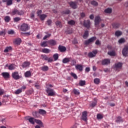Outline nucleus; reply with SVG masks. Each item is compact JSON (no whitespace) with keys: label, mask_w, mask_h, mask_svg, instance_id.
<instances>
[{"label":"nucleus","mask_w":128,"mask_h":128,"mask_svg":"<svg viewBox=\"0 0 128 128\" xmlns=\"http://www.w3.org/2000/svg\"><path fill=\"white\" fill-rule=\"evenodd\" d=\"M58 48L61 52H64L66 50V48L65 46L60 45L58 46Z\"/></svg>","instance_id":"nucleus-14"},{"label":"nucleus","mask_w":128,"mask_h":128,"mask_svg":"<svg viewBox=\"0 0 128 128\" xmlns=\"http://www.w3.org/2000/svg\"><path fill=\"white\" fill-rule=\"evenodd\" d=\"M16 66L14 64H11L9 65L8 70H16Z\"/></svg>","instance_id":"nucleus-21"},{"label":"nucleus","mask_w":128,"mask_h":128,"mask_svg":"<svg viewBox=\"0 0 128 128\" xmlns=\"http://www.w3.org/2000/svg\"><path fill=\"white\" fill-rule=\"evenodd\" d=\"M96 40V36H93L90 38H89L88 40H86L84 42V44H92V42H94V40Z\"/></svg>","instance_id":"nucleus-5"},{"label":"nucleus","mask_w":128,"mask_h":128,"mask_svg":"<svg viewBox=\"0 0 128 128\" xmlns=\"http://www.w3.org/2000/svg\"><path fill=\"white\" fill-rule=\"evenodd\" d=\"M38 114H42V116H44V114H46V111L42 109H40L38 110Z\"/></svg>","instance_id":"nucleus-26"},{"label":"nucleus","mask_w":128,"mask_h":128,"mask_svg":"<svg viewBox=\"0 0 128 128\" xmlns=\"http://www.w3.org/2000/svg\"><path fill=\"white\" fill-rule=\"evenodd\" d=\"M32 114L35 118H38L40 116V114H38V112L36 111L32 112Z\"/></svg>","instance_id":"nucleus-34"},{"label":"nucleus","mask_w":128,"mask_h":128,"mask_svg":"<svg viewBox=\"0 0 128 128\" xmlns=\"http://www.w3.org/2000/svg\"><path fill=\"white\" fill-rule=\"evenodd\" d=\"M124 6L126 8H128V2H125Z\"/></svg>","instance_id":"nucleus-64"},{"label":"nucleus","mask_w":128,"mask_h":128,"mask_svg":"<svg viewBox=\"0 0 128 128\" xmlns=\"http://www.w3.org/2000/svg\"><path fill=\"white\" fill-rule=\"evenodd\" d=\"M70 74L72 76H73L75 80H77L78 78V76H76V74L74 72H71Z\"/></svg>","instance_id":"nucleus-50"},{"label":"nucleus","mask_w":128,"mask_h":128,"mask_svg":"<svg viewBox=\"0 0 128 128\" xmlns=\"http://www.w3.org/2000/svg\"><path fill=\"white\" fill-rule=\"evenodd\" d=\"M112 12V9L107 8L104 10V12H105V14H111Z\"/></svg>","instance_id":"nucleus-30"},{"label":"nucleus","mask_w":128,"mask_h":128,"mask_svg":"<svg viewBox=\"0 0 128 128\" xmlns=\"http://www.w3.org/2000/svg\"><path fill=\"white\" fill-rule=\"evenodd\" d=\"M122 34V31L117 30L115 32V36H120Z\"/></svg>","instance_id":"nucleus-32"},{"label":"nucleus","mask_w":128,"mask_h":128,"mask_svg":"<svg viewBox=\"0 0 128 128\" xmlns=\"http://www.w3.org/2000/svg\"><path fill=\"white\" fill-rule=\"evenodd\" d=\"M73 92L75 94H80V92L76 89H74Z\"/></svg>","instance_id":"nucleus-56"},{"label":"nucleus","mask_w":128,"mask_h":128,"mask_svg":"<svg viewBox=\"0 0 128 128\" xmlns=\"http://www.w3.org/2000/svg\"><path fill=\"white\" fill-rule=\"evenodd\" d=\"M14 0H2L3 2H6V6H12Z\"/></svg>","instance_id":"nucleus-18"},{"label":"nucleus","mask_w":128,"mask_h":128,"mask_svg":"<svg viewBox=\"0 0 128 128\" xmlns=\"http://www.w3.org/2000/svg\"><path fill=\"white\" fill-rule=\"evenodd\" d=\"M96 98H94V102H92L90 104V106H92V108H94L96 106L97 104Z\"/></svg>","instance_id":"nucleus-27"},{"label":"nucleus","mask_w":128,"mask_h":128,"mask_svg":"<svg viewBox=\"0 0 128 128\" xmlns=\"http://www.w3.org/2000/svg\"><path fill=\"white\" fill-rule=\"evenodd\" d=\"M42 60H48V57L46 56V55H42Z\"/></svg>","instance_id":"nucleus-51"},{"label":"nucleus","mask_w":128,"mask_h":128,"mask_svg":"<svg viewBox=\"0 0 128 128\" xmlns=\"http://www.w3.org/2000/svg\"><path fill=\"white\" fill-rule=\"evenodd\" d=\"M48 42H46V41H44L42 42L40 44L41 46H42V48H46V46H48Z\"/></svg>","instance_id":"nucleus-36"},{"label":"nucleus","mask_w":128,"mask_h":128,"mask_svg":"<svg viewBox=\"0 0 128 128\" xmlns=\"http://www.w3.org/2000/svg\"><path fill=\"white\" fill-rule=\"evenodd\" d=\"M110 64V60L108 58H104L102 61V66H108Z\"/></svg>","instance_id":"nucleus-9"},{"label":"nucleus","mask_w":128,"mask_h":128,"mask_svg":"<svg viewBox=\"0 0 128 128\" xmlns=\"http://www.w3.org/2000/svg\"><path fill=\"white\" fill-rule=\"evenodd\" d=\"M48 43L49 44H50V46H54L56 44V41L54 40H50L48 41Z\"/></svg>","instance_id":"nucleus-17"},{"label":"nucleus","mask_w":128,"mask_h":128,"mask_svg":"<svg viewBox=\"0 0 128 128\" xmlns=\"http://www.w3.org/2000/svg\"><path fill=\"white\" fill-rule=\"evenodd\" d=\"M52 34H48V35H46L44 38L43 40H46V38H50Z\"/></svg>","instance_id":"nucleus-54"},{"label":"nucleus","mask_w":128,"mask_h":128,"mask_svg":"<svg viewBox=\"0 0 128 128\" xmlns=\"http://www.w3.org/2000/svg\"><path fill=\"white\" fill-rule=\"evenodd\" d=\"M42 52L44 54H50V50L46 48H43L42 49Z\"/></svg>","instance_id":"nucleus-29"},{"label":"nucleus","mask_w":128,"mask_h":128,"mask_svg":"<svg viewBox=\"0 0 128 128\" xmlns=\"http://www.w3.org/2000/svg\"><path fill=\"white\" fill-rule=\"evenodd\" d=\"M94 82L96 84H98L100 82V80L98 78H96L94 79Z\"/></svg>","instance_id":"nucleus-39"},{"label":"nucleus","mask_w":128,"mask_h":128,"mask_svg":"<svg viewBox=\"0 0 128 128\" xmlns=\"http://www.w3.org/2000/svg\"><path fill=\"white\" fill-rule=\"evenodd\" d=\"M122 63L118 62L115 64V66L114 68V70L115 72H120L122 70Z\"/></svg>","instance_id":"nucleus-2"},{"label":"nucleus","mask_w":128,"mask_h":128,"mask_svg":"<svg viewBox=\"0 0 128 128\" xmlns=\"http://www.w3.org/2000/svg\"><path fill=\"white\" fill-rule=\"evenodd\" d=\"M102 20L100 19V17L99 16H96L94 19V26L96 28H98V26H100V22Z\"/></svg>","instance_id":"nucleus-6"},{"label":"nucleus","mask_w":128,"mask_h":128,"mask_svg":"<svg viewBox=\"0 0 128 128\" xmlns=\"http://www.w3.org/2000/svg\"><path fill=\"white\" fill-rule=\"evenodd\" d=\"M12 16H16V14H18V16H22L24 12L22 10H19L18 9H14L12 10Z\"/></svg>","instance_id":"nucleus-1"},{"label":"nucleus","mask_w":128,"mask_h":128,"mask_svg":"<svg viewBox=\"0 0 128 128\" xmlns=\"http://www.w3.org/2000/svg\"><path fill=\"white\" fill-rule=\"evenodd\" d=\"M26 78H30L32 76V72L30 71H27L24 73Z\"/></svg>","instance_id":"nucleus-25"},{"label":"nucleus","mask_w":128,"mask_h":128,"mask_svg":"<svg viewBox=\"0 0 128 128\" xmlns=\"http://www.w3.org/2000/svg\"><path fill=\"white\" fill-rule=\"evenodd\" d=\"M72 60V58H66L62 60L63 64H68Z\"/></svg>","instance_id":"nucleus-16"},{"label":"nucleus","mask_w":128,"mask_h":128,"mask_svg":"<svg viewBox=\"0 0 128 128\" xmlns=\"http://www.w3.org/2000/svg\"><path fill=\"white\" fill-rule=\"evenodd\" d=\"M91 4H92V6H97L98 5V2H96V0H92L91 2Z\"/></svg>","instance_id":"nucleus-43"},{"label":"nucleus","mask_w":128,"mask_h":128,"mask_svg":"<svg viewBox=\"0 0 128 128\" xmlns=\"http://www.w3.org/2000/svg\"><path fill=\"white\" fill-rule=\"evenodd\" d=\"M69 4L70 6L74 10L78 8V6H76V2H71L69 3Z\"/></svg>","instance_id":"nucleus-15"},{"label":"nucleus","mask_w":128,"mask_h":128,"mask_svg":"<svg viewBox=\"0 0 128 128\" xmlns=\"http://www.w3.org/2000/svg\"><path fill=\"white\" fill-rule=\"evenodd\" d=\"M4 20L6 22H10V16H6L4 18Z\"/></svg>","instance_id":"nucleus-31"},{"label":"nucleus","mask_w":128,"mask_h":128,"mask_svg":"<svg viewBox=\"0 0 128 128\" xmlns=\"http://www.w3.org/2000/svg\"><path fill=\"white\" fill-rule=\"evenodd\" d=\"M122 54L124 56H128V46H126L122 51Z\"/></svg>","instance_id":"nucleus-12"},{"label":"nucleus","mask_w":128,"mask_h":128,"mask_svg":"<svg viewBox=\"0 0 128 128\" xmlns=\"http://www.w3.org/2000/svg\"><path fill=\"white\" fill-rule=\"evenodd\" d=\"M90 70V68L88 67H87L85 69V72H88Z\"/></svg>","instance_id":"nucleus-63"},{"label":"nucleus","mask_w":128,"mask_h":128,"mask_svg":"<svg viewBox=\"0 0 128 128\" xmlns=\"http://www.w3.org/2000/svg\"><path fill=\"white\" fill-rule=\"evenodd\" d=\"M21 42L22 39H20V38H16L14 40V43L16 44H20Z\"/></svg>","instance_id":"nucleus-22"},{"label":"nucleus","mask_w":128,"mask_h":128,"mask_svg":"<svg viewBox=\"0 0 128 128\" xmlns=\"http://www.w3.org/2000/svg\"><path fill=\"white\" fill-rule=\"evenodd\" d=\"M4 94V90H0V96H2Z\"/></svg>","instance_id":"nucleus-61"},{"label":"nucleus","mask_w":128,"mask_h":128,"mask_svg":"<svg viewBox=\"0 0 128 128\" xmlns=\"http://www.w3.org/2000/svg\"><path fill=\"white\" fill-rule=\"evenodd\" d=\"M53 58H54V60H58V54H54L53 56Z\"/></svg>","instance_id":"nucleus-46"},{"label":"nucleus","mask_w":128,"mask_h":128,"mask_svg":"<svg viewBox=\"0 0 128 128\" xmlns=\"http://www.w3.org/2000/svg\"><path fill=\"white\" fill-rule=\"evenodd\" d=\"M81 120H84V122H88V112L86 111H84L82 112Z\"/></svg>","instance_id":"nucleus-7"},{"label":"nucleus","mask_w":128,"mask_h":128,"mask_svg":"<svg viewBox=\"0 0 128 128\" xmlns=\"http://www.w3.org/2000/svg\"><path fill=\"white\" fill-rule=\"evenodd\" d=\"M29 28L28 24L24 23L22 24L20 27V30L22 32H26V30H28Z\"/></svg>","instance_id":"nucleus-4"},{"label":"nucleus","mask_w":128,"mask_h":128,"mask_svg":"<svg viewBox=\"0 0 128 128\" xmlns=\"http://www.w3.org/2000/svg\"><path fill=\"white\" fill-rule=\"evenodd\" d=\"M35 122L38 124H42V122L40 120H34Z\"/></svg>","instance_id":"nucleus-48"},{"label":"nucleus","mask_w":128,"mask_h":128,"mask_svg":"<svg viewBox=\"0 0 128 128\" xmlns=\"http://www.w3.org/2000/svg\"><path fill=\"white\" fill-rule=\"evenodd\" d=\"M12 77L16 80H20V77L18 74V72H16L12 73Z\"/></svg>","instance_id":"nucleus-11"},{"label":"nucleus","mask_w":128,"mask_h":128,"mask_svg":"<svg viewBox=\"0 0 128 128\" xmlns=\"http://www.w3.org/2000/svg\"><path fill=\"white\" fill-rule=\"evenodd\" d=\"M104 118V116H102V115L100 114H97L98 120H102V118Z\"/></svg>","instance_id":"nucleus-52"},{"label":"nucleus","mask_w":128,"mask_h":128,"mask_svg":"<svg viewBox=\"0 0 128 128\" xmlns=\"http://www.w3.org/2000/svg\"><path fill=\"white\" fill-rule=\"evenodd\" d=\"M124 122V119H122V118L121 116H118L116 120V122H118V124H119L120 122Z\"/></svg>","instance_id":"nucleus-24"},{"label":"nucleus","mask_w":128,"mask_h":128,"mask_svg":"<svg viewBox=\"0 0 128 128\" xmlns=\"http://www.w3.org/2000/svg\"><path fill=\"white\" fill-rule=\"evenodd\" d=\"M96 54H98V50H94L92 51V52H90L88 54V58H94V56H96Z\"/></svg>","instance_id":"nucleus-8"},{"label":"nucleus","mask_w":128,"mask_h":128,"mask_svg":"<svg viewBox=\"0 0 128 128\" xmlns=\"http://www.w3.org/2000/svg\"><path fill=\"white\" fill-rule=\"evenodd\" d=\"M112 27L114 28H120V24L116 22L114 23Z\"/></svg>","instance_id":"nucleus-37"},{"label":"nucleus","mask_w":128,"mask_h":128,"mask_svg":"<svg viewBox=\"0 0 128 128\" xmlns=\"http://www.w3.org/2000/svg\"><path fill=\"white\" fill-rule=\"evenodd\" d=\"M95 44H96L97 46H100V40H96Z\"/></svg>","instance_id":"nucleus-62"},{"label":"nucleus","mask_w":128,"mask_h":128,"mask_svg":"<svg viewBox=\"0 0 128 128\" xmlns=\"http://www.w3.org/2000/svg\"><path fill=\"white\" fill-rule=\"evenodd\" d=\"M41 70H42V72H48V66H44L40 68Z\"/></svg>","instance_id":"nucleus-28"},{"label":"nucleus","mask_w":128,"mask_h":128,"mask_svg":"<svg viewBox=\"0 0 128 128\" xmlns=\"http://www.w3.org/2000/svg\"><path fill=\"white\" fill-rule=\"evenodd\" d=\"M68 24L70 26H74V24H76V21L74 20H70L68 21Z\"/></svg>","instance_id":"nucleus-38"},{"label":"nucleus","mask_w":128,"mask_h":128,"mask_svg":"<svg viewBox=\"0 0 128 128\" xmlns=\"http://www.w3.org/2000/svg\"><path fill=\"white\" fill-rule=\"evenodd\" d=\"M20 20H22V18H20L16 17V18H14V22H20Z\"/></svg>","instance_id":"nucleus-44"},{"label":"nucleus","mask_w":128,"mask_h":128,"mask_svg":"<svg viewBox=\"0 0 128 128\" xmlns=\"http://www.w3.org/2000/svg\"><path fill=\"white\" fill-rule=\"evenodd\" d=\"M126 42L124 38H121L118 40L119 44H124Z\"/></svg>","instance_id":"nucleus-47"},{"label":"nucleus","mask_w":128,"mask_h":128,"mask_svg":"<svg viewBox=\"0 0 128 128\" xmlns=\"http://www.w3.org/2000/svg\"><path fill=\"white\" fill-rule=\"evenodd\" d=\"M76 68L77 70H80V72H82L84 70V67H82V64H77L76 66Z\"/></svg>","instance_id":"nucleus-20"},{"label":"nucleus","mask_w":128,"mask_h":128,"mask_svg":"<svg viewBox=\"0 0 128 128\" xmlns=\"http://www.w3.org/2000/svg\"><path fill=\"white\" fill-rule=\"evenodd\" d=\"M70 62H71V64H72V66H74V64H76V60H74L72 59V60H70Z\"/></svg>","instance_id":"nucleus-53"},{"label":"nucleus","mask_w":128,"mask_h":128,"mask_svg":"<svg viewBox=\"0 0 128 128\" xmlns=\"http://www.w3.org/2000/svg\"><path fill=\"white\" fill-rule=\"evenodd\" d=\"M2 76L4 78H10V73L8 72H2Z\"/></svg>","instance_id":"nucleus-19"},{"label":"nucleus","mask_w":128,"mask_h":128,"mask_svg":"<svg viewBox=\"0 0 128 128\" xmlns=\"http://www.w3.org/2000/svg\"><path fill=\"white\" fill-rule=\"evenodd\" d=\"M48 62H52L54 61V59L50 57V58H48V60H47Z\"/></svg>","instance_id":"nucleus-55"},{"label":"nucleus","mask_w":128,"mask_h":128,"mask_svg":"<svg viewBox=\"0 0 128 128\" xmlns=\"http://www.w3.org/2000/svg\"><path fill=\"white\" fill-rule=\"evenodd\" d=\"M34 86H35V88H36L37 90H40V85H38V84H36L34 85Z\"/></svg>","instance_id":"nucleus-60"},{"label":"nucleus","mask_w":128,"mask_h":128,"mask_svg":"<svg viewBox=\"0 0 128 128\" xmlns=\"http://www.w3.org/2000/svg\"><path fill=\"white\" fill-rule=\"evenodd\" d=\"M83 26L87 28H90V20H84V21Z\"/></svg>","instance_id":"nucleus-10"},{"label":"nucleus","mask_w":128,"mask_h":128,"mask_svg":"<svg viewBox=\"0 0 128 128\" xmlns=\"http://www.w3.org/2000/svg\"><path fill=\"white\" fill-rule=\"evenodd\" d=\"M10 50H12V46L6 47L4 50V52H8Z\"/></svg>","instance_id":"nucleus-42"},{"label":"nucleus","mask_w":128,"mask_h":128,"mask_svg":"<svg viewBox=\"0 0 128 128\" xmlns=\"http://www.w3.org/2000/svg\"><path fill=\"white\" fill-rule=\"evenodd\" d=\"M88 36V32L85 31L84 34L82 36L83 38H84V40H86Z\"/></svg>","instance_id":"nucleus-33"},{"label":"nucleus","mask_w":128,"mask_h":128,"mask_svg":"<svg viewBox=\"0 0 128 128\" xmlns=\"http://www.w3.org/2000/svg\"><path fill=\"white\" fill-rule=\"evenodd\" d=\"M6 34V30H2L0 32V36H4Z\"/></svg>","instance_id":"nucleus-57"},{"label":"nucleus","mask_w":128,"mask_h":128,"mask_svg":"<svg viewBox=\"0 0 128 128\" xmlns=\"http://www.w3.org/2000/svg\"><path fill=\"white\" fill-rule=\"evenodd\" d=\"M26 120H28L29 122H30L32 124H34V118L27 116L26 117Z\"/></svg>","instance_id":"nucleus-13"},{"label":"nucleus","mask_w":128,"mask_h":128,"mask_svg":"<svg viewBox=\"0 0 128 128\" xmlns=\"http://www.w3.org/2000/svg\"><path fill=\"white\" fill-rule=\"evenodd\" d=\"M22 92V89H18L15 92L14 94H20Z\"/></svg>","instance_id":"nucleus-49"},{"label":"nucleus","mask_w":128,"mask_h":128,"mask_svg":"<svg viewBox=\"0 0 128 128\" xmlns=\"http://www.w3.org/2000/svg\"><path fill=\"white\" fill-rule=\"evenodd\" d=\"M30 63L28 62H25L22 65L23 68H28V66H30Z\"/></svg>","instance_id":"nucleus-23"},{"label":"nucleus","mask_w":128,"mask_h":128,"mask_svg":"<svg viewBox=\"0 0 128 128\" xmlns=\"http://www.w3.org/2000/svg\"><path fill=\"white\" fill-rule=\"evenodd\" d=\"M52 20H51L49 19L46 21V24L48 26H52Z\"/></svg>","instance_id":"nucleus-41"},{"label":"nucleus","mask_w":128,"mask_h":128,"mask_svg":"<svg viewBox=\"0 0 128 128\" xmlns=\"http://www.w3.org/2000/svg\"><path fill=\"white\" fill-rule=\"evenodd\" d=\"M14 31L13 30H10L8 31V34H14Z\"/></svg>","instance_id":"nucleus-59"},{"label":"nucleus","mask_w":128,"mask_h":128,"mask_svg":"<svg viewBox=\"0 0 128 128\" xmlns=\"http://www.w3.org/2000/svg\"><path fill=\"white\" fill-rule=\"evenodd\" d=\"M56 24L58 26V28H62V23L60 21H56Z\"/></svg>","instance_id":"nucleus-45"},{"label":"nucleus","mask_w":128,"mask_h":128,"mask_svg":"<svg viewBox=\"0 0 128 128\" xmlns=\"http://www.w3.org/2000/svg\"><path fill=\"white\" fill-rule=\"evenodd\" d=\"M70 12V11L68 10H67L64 12V14H68Z\"/></svg>","instance_id":"nucleus-58"},{"label":"nucleus","mask_w":128,"mask_h":128,"mask_svg":"<svg viewBox=\"0 0 128 128\" xmlns=\"http://www.w3.org/2000/svg\"><path fill=\"white\" fill-rule=\"evenodd\" d=\"M48 16L46 14H42L40 15V18L41 20H44V18H46Z\"/></svg>","instance_id":"nucleus-35"},{"label":"nucleus","mask_w":128,"mask_h":128,"mask_svg":"<svg viewBox=\"0 0 128 128\" xmlns=\"http://www.w3.org/2000/svg\"><path fill=\"white\" fill-rule=\"evenodd\" d=\"M86 85V80H80L79 82V86H84Z\"/></svg>","instance_id":"nucleus-40"},{"label":"nucleus","mask_w":128,"mask_h":128,"mask_svg":"<svg viewBox=\"0 0 128 128\" xmlns=\"http://www.w3.org/2000/svg\"><path fill=\"white\" fill-rule=\"evenodd\" d=\"M46 92L48 94V96H54L56 95V92H54V90L52 88H48L46 90Z\"/></svg>","instance_id":"nucleus-3"}]
</instances>
